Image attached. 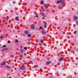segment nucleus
<instances>
[{
	"label": "nucleus",
	"instance_id": "f257e3e1",
	"mask_svg": "<svg viewBox=\"0 0 78 78\" xmlns=\"http://www.w3.org/2000/svg\"><path fill=\"white\" fill-rule=\"evenodd\" d=\"M31 28L32 30H34L35 28V25L33 24L31 26Z\"/></svg>",
	"mask_w": 78,
	"mask_h": 78
},
{
	"label": "nucleus",
	"instance_id": "f03ea898",
	"mask_svg": "<svg viewBox=\"0 0 78 78\" xmlns=\"http://www.w3.org/2000/svg\"><path fill=\"white\" fill-rule=\"evenodd\" d=\"M43 22L44 23V27H47V22Z\"/></svg>",
	"mask_w": 78,
	"mask_h": 78
},
{
	"label": "nucleus",
	"instance_id": "7ed1b4c3",
	"mask_svg": "<svg viewBox=\"0 0 78 78\" xmlns=\"http://www.w3.org/2000/svg\"><path fill=\"white\" fill-rule=\"evenodd\" d=\"M24 33L25 34H28V33H29V32H28V30H25L24 31Z\"/></svg>",
	"mask_w": 78,
	"mask_h": 78
},
{
	"label": "nucleus",
	"instance_id": "20e7f679",
	"mask_svg": "<svg viewBox=\"0 0 78 78\" xmlns=\"http://www.w3.org/2000/svg\"><path fill=\"white\" fill-rule=\"evenodd\" d=\"M51 61H48L47 62L46 64L47 65H48V64H50L51 63Z\"/></svg>",
	"mask_w": 78,
	"mask_h": 78
},
{
	"label": "nucleus",
	"instance_id": "39448f33",
	"mask_svg": "<svg viewBox=\"0 0 78 78\" xmlns=\"http://www.w3.org/2000/svg\"><path fill=\"white\" fill-rule=\"evenodd\" d=\"M48 6V4H46L44 5V8H47V7Z\"/></svg>",
	"mask_w": 78,
	"mask_h": 78
},
{
	"label": "nucleus",
	"instance_id": "423d86ee",
	"mask_svg": "<svg viewBox=\"0 0 78 78\" xmlns=\"http://www.w3.org/2000/svg\"><path fill=\"white\" fill-rule=\"evenodd\" d=\"M42 33L43 35L45 34H46V32L44 30L42 31Z\"/></svg>",
	"mask_w": 78,
	"mask_h": 78
},
{
	"label": "nucleus",
	"instance_id": "0eeeda50",
	"mask_svg": "<svg viewBox=\"0 0 78 78\" xmlns=\"http://www.w3.org/2000/svg\"><path fill=\"white\" fill-rule=\"evenodd\" d=\"M73 19L74 20H77V19H78V17H77L76 16H75L74 17Z\"/></svg>",
	"mask_w": 78,
	"mask_h": 78
},
{
	"label": "nucleus",
	"instance_id": "6e6552de",
	"mask_svg": "<svg viewBox=\"0 0 78 78\" xmlns=\"http://www.w3.org/2000/svg\"><path fill=\"white\" fill-rule=\"evenodd\" d=\"M63 59L64 58L63 57L60 58H59V60L60 61H62Z\"/></svg>",
	"mask_w": 78,
	"mask_h": 78
},
{
	"label": "nucleus",
	"instance_id": "1a4fd4ad",
	"mask_svg": "<svg viewBox=\"0 0 78 78\" xmlns=\"http://www.w3.org/2000/svg\"><path fill=\"white\" fill-rule=\"evenodd\" d=\"M41 14L43 17H45V14H44V12H42Z\"/></svg>",
	"mask_w": 78,
	"mask_h": 78
},
{
	"label": "nucleus",
	"instance_id": "9d476101",
	"mask_svg": "<svg viewBox=\"0 0 78 78\" xmlns=\"http://www.w3.org/2000/svg\"><path fill=\"white\" fill-rule=\"evenodd\" d=\"M20 69L21 70H24V67L21 66L20 68Z\"/></svg>",
	"mask_w": 78,
	"mask_h": 78
},
{
	"label": "nucleus",
	"instance_id": "9b49d317",
	"mask_svg": "<svg viewBox=\"0 0 78 78\" xmlns=\"http://www.w3.org/2000/svg\"><path fill=\"white\" fill-rule=\"evenodd\" d=\"M7 50H8V48H6L5 49H2V51H4Z\"/></svg>",
	"mask_w": 78,
	"mask_h": 78
},
{
	"label": "nucleus",
	"instance_id": "f8f14e48",
	"mask_svg": "<svg viewBox=\"0 0 78 78\" xmlns=\"http://www.w3.org/2000/svg\"><path fill=\"white\" fill-rule=\"evenodd\" d=\"M5 64H6V62H4V63L1 64V66H3L4 65H5Z\"/></svg>",
	"mask_w": 78,
	"mask_h": 78
},
{
	"label": "nucleus",
	"instance_id": "ddd939ff",
	"mask_svg": "<svg viewBox=\"0 0 78 78\" xmlns=\"http://www.w3.org/2000/svg\"><path fill=\"white\" fill-rule=\"evenodd\" d=\"M61 3V1H58L57 2V4H59V3Z\"/></svg>",
	"mask_w": 78,
	"mask_h": 78
},
{
	"label": "nucleus",
	"instance_id": "4468645a",
	"mask_svg": "<svg viewBox=\"0 0 78 78\" xmlns=\"http://www.w3.org/2000/svg\"><path fill=\"white\" fill-rule=\"evenodd\" d=\"M45 12H48L49 10L48 9H45Z\"/></svg>",
	"mask_w": 78,
	"mask_h": 78
},
{
	"label": "nucleus",
	"instance_id": "2eb2a0df",
	"mask_svg": "<svg viewBox=\"0 0 78 78\" xmlns=\"http://www.w3.org/2000/svg\"><path fill=\"white\" fill-rule=\"evenodd\" d=\"M3 37H3V36L2 35L1 36V39H3Z\"/></svg>",
	"mask_w": 78,
	"mask_h": 78
},
{
	"label": "nucleus",
	"instance_id": "dca6fc26",
	"mask_svg": "<svg viewBox=\"0 0 78 78\" xmlns=\"http://www.w3.org/2000/svg\"><path fill=\"white\" fill-rule=\"evenodd\" d=\"M20 51L22 53H23V50L22 49H20Z\"/></svg>",
	"mask_w": 78,
	"mask_h": 78
},
{
	"label": "nucleus",
	"instance_id": "f3484780",
	"mask_svg": "<svg viewBox=\"0 0 78 78\" xmlns=\"http://www.w3.org/2000/svg\"><path fill=\"white\" fill-rule=\"evenodd\" d=\"M6 67L8 68V69H10V67H9V66L8 65L6 66Z\"/></svg>",
	"mask_w": 78,
	"mask_h": 78
},
{
	"label": "nucleus",
	"instance_id": "a211bd4d",
	"mask_svg": "<svg viewBox=\"0 0 78 78\" xmlns=\"http://www.w3.org/2000/svg\"><path fill=\"white\" fill-rule=\"evenodd\" d=\"M44 40H41V43H43V42H44Z\"/></svg>",
	"mask_w": 78,
	"mask_h": 78
},
{
	"label": "nucleus",
	"instance_id": "6ab92c4d",
	"mask_svg": "<svg viewBox=\"0 0 78 78\" xmlns=\"http://www.w3.org/2000/svg\"><path fill=\"white\" fill-rule=\"evenodd\" d=\"M64 3V1H63L61 3V5H63Z\"/></svg>",
	"mask_w": 78,
	"mask_h": 78
},
{
	"label": "nucleus",
	"instance_id": "aec40b11",
	"mask_svg": "<svg viewBox=\"0 0 78 78\" xmlns=\"http://www.w3.org/2000/svg\"><path fill=\"white\" fill-rule=\"evenodd\" d=\"M28 37H31V34H28Z\"/></svg>",
	"mask_w": 78,
	"mask_h": 78
},
{
	"label": "nucleus",
	"instance_id": "412c9836",
	"mask_svg": "<svg viewBox=\"0 0 78 78\" xmlns=\"http://www.w3.org/2000/svg\"><path fill=\"white\" fill-rule=\"evenodd\" d=\"M24 49L25 50H27V47H25L24 48Z\"/></svg>",
	"mask_w": 78,
	"mask_h": 78
},
{
	"label": "nucleus",
	"instance_id": "4be33fe9",
	"mask_svg": "<svg viewBox=\"0 0 78 78\" xmlns=\"http://www.w3.org/2000/svg\"><path fill=\"white\" fill-rule=\"evenodd\" d=\"M71 52L72 53H75V52H74L73 51H72Z\"/></svg>",
	"mask_w": 78,
	"mask_h": 78
},
{
	"label": "nucleus",
	"instance_id": "5701e85b",
	"mask_svg": "<svg viewBox=\"0 0 78 78\" xmlns=\"http://www.w3.org/2000/svg\"><path fill=\"white\" fill-rule=\"evenodd\" d=\"M18 40H16V43H18Z\"/></svg>",
	"mask_w": 78,
	"mask_h": 78
},
{
	"label": "nucleus",
	"instance_id": "b1692460",
	"mask_svg": "<svg viewBox=\"0 0 78 78\" xmlns=\"http://www.w3.org/2000/svg\"><path fill=\"white\" fill-rule=\"evenodd\" d=\"M2 47H6V46L5 45H4V46H3Z\"/></svg>",
	"mask_w": 78,
	"mask_h": 78
},
{
	"label": "nucleus",
	"instance_id": "393cba45",
	"mask_svg": "<svg viewBox=\"0 0 78 78\" xmlns=\"http://www.w3.org/2000/svg\"><path fill=\"white\" fill-rule=\"evenodd\" d=\"M76 33H77V31H74V34H76Z\"/></svg>",
	"mask_w": 78,
	"mask_h": 78
},
{
	"label": "nucleus",
	"instance_id": "a878e982",
	"mask_svg": "<svg viewBox=\"0 0 78 78\" xmlns=\"http://www.w3.org/2000/svg\"><path fill=\"white\" fill-rule=\"evenodd\" d=\"M36 17H38V16L37 15V14H36Z\"/></svg>",
	"mask_w": 78,
	"mask_h": 78
},
{
	"label": "nucleus",
	"instance_id": "bb28decb",
	"mask_svg": "<svg viewBox=\"0 0 78 78\" xmlns=\"http://www.w3.org/2000/svg\"><path fill=\"white\" fill-rule=\"evenodd\" d=\"M30 64H33V63L32 62H30Z\"/></svg>",
	"mask_w": 78,
	"mask_h": 78
},
{
	"label": "nucleus",
	"instance_id": "cd10ccee",
	"mask_svg": "<svg viewBox=\"0 0 78 78\" xmlns=\"http://www.w3.org/2000/svg\"><path fill=\"white\" fill-rule=\"evenodd\" d=\"M43 3V1H41V4H42Z\"/></svg>",
	"mask_w": 78,
	"mask_h": 78
},
{
	"label": "nucleus",
	"instance_id": "c85d7f7f",
	"mask_svg": "<svg viewBox=\"0 0 78 78\" xmlns=\"http://www.w3.org/2000/svg\"><path fill=\"white\" fill-rule=\"evenodd\" d=\"M16 20H17V19H18V17H16Z\"/></svg>",
	"mask_w": 78,
	"mask_h": 78
},
{
	"label": "nucleus",
	"instance_id": "c756f323",
	"mask_svg": "<svg viewBox=\"0 0 78 78\" xmlns=\"http://www.w3.org/2000/svg\"><path fill=\"white\" fill-rule=\"evenodd\" d=\"M8 43H10V42H11V41H8Z\"/></svg>",
	"mask_w": 78,
	"mask_h": 78
},
{
	"label": "nucleus",
	"instance_id": "7c9ffc66",
	"mask_svg": "<svg viewBox=\"0 0 78 78\" xmlns=\"http://www.w3.org/2000/svg\"><path fill=\"white\" fill-rule=\"evenodd\" d=\"M13 3L14 4H15V3H16V2H15V1H13Z\"/></svg>",
	"mask_w": 78,
	"mask_h": 78
},
{
	"label": "nucleus",
	"instance_id": "2f4dec72",
	"mask_svg": "<svg viewBox=\"0 0 78 78\" xmlns=\"http://www.w3.org/2000/svg\"><path fill=\"white\" fill-rule=\"evenodd\" d=\"M71 78V76H70L68 77V78Z\"/></svg>",
	"mask_w": 78,
	"mask_h": 78
},
{
	"label": "nucleus",
	"instance_id": "473e14b6",
	"mask_svg": "<svg viewBox=\"0 0 78 78\" xmlns=\"http://www.w3.org/2000/svg\"><path fill=\"white\" fill-rule=\"evenodd\" d=\"M73 26V27H75L76 26V25L75 24H74Z\"/></svg>",
	"mask_w": 78,
	"mask_h": 78
},
{
	"label": "nucleus",
	"instance_id": "72a5a7b5",
	"mask_svg": "<svg viewBox=\"0 0 78 78\" xmlns=\"http://www.w3.org/2000/svg\"><path fill=\"white\" fill-rule=\"evenodd\" d=\"M6 21H8V20L7 18L6 19Z\"/></svg>",
	"mask_w": 78,
	"mask_h": 78
},
{
	"label": "nucleus",
	"instance_id": "f704fd0d",
	"mask_svg": "<svg viewBox=\"0 0 78 78\" xmlns=\"http://www.w3.org/2000/svg\"><path fill=\"white\" fill-rule=\"evenodd\" d=\"M40 29H42V27H40Z\"/></svg>",
	"mask_w": 78,
	"mask_h": 78
},
{
	"label": "nucleus",
	"instance_id": "c9c22d12",
	"mask_svg": "<svg viewBox=\"0 0 78 78\" xmlns=\"http://www.w3.org/2000/svg\"><path fill=\"white\" fill-rule=\"evenodd\" d=\"M35 67H38V65H36Z\"/></svg>",
	"mask_w": 78,
	"mask_h": 78
},
{
	"label": "nucleus",
	"instance_id": "e433bc0d",
	"mask_svg": "<svg viewBox=\"0 0 78 78\" xmlns=\"http://www.w3.org/2000/svg\"><path fill=\"white\" fill-rule=\"evenodd\" d=\"M61 9H63L62 7H61Z\"/></svg>",
	"mask_w": 78,
	"mask_h": 78
},
{
	"label": "nucleus",
	"instance_id": "4c0bfd02",
	"mask_svg": "<svg viewBox=\"0 0 78 78\" xmlns=\"http://www.w3.org/2000/svg\"><path fill=\"white\" fill-rule=\"evenodd\" d=\"M77 25H78V23H77Z\"/></svg>",
	"mask_w": 78,
	"mask_h": 78
},
{
	"label": "nucleus",
	"instance_id": "58836bf2",
	"mask_svg": "<svg viewBox=\"0 0 78 78\" xmlns=\"http://www.w3.org/2000/svg\"><path fill=\"white\" fill-rule=\"evenodd\" d=\"M9 78H11V77H9Z\"/></svg>",
	"mask_w": 78,
	"mask_h": 78
},
{
	"label": "nucleus",
	"instance_id": "ea45409f",
	"mask_svg": "<svg viewBox=\"0 0 78 78\" xmlns=\"http://www.w3.org/2000/svg\"><path fill=\"white\" fill-rule=\"evenodd\" d=\"M39 30H40V29H39Z\"/></svg>",
	"mask_w": 78,
	"mask_h": 78
}]
</instances>
